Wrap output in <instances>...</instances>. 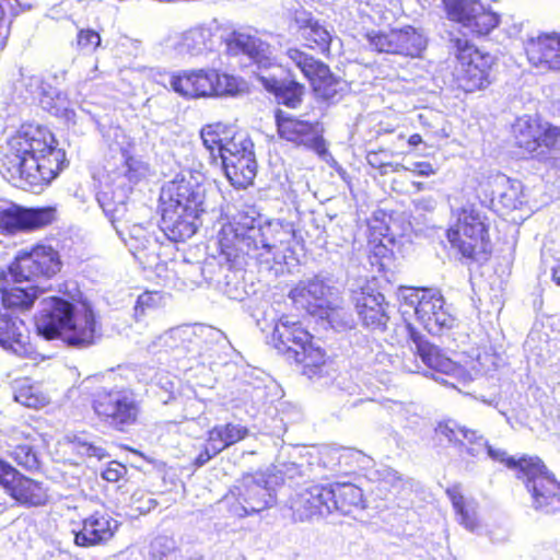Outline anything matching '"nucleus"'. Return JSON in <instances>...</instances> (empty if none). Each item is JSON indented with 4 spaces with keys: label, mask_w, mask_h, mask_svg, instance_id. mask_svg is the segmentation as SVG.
Here are the masks:
<instances>
[{
    "label": "nucleus",
    "mask_w": 560,
    "mask_h": 560,
    "mask_svg": "<svg viewBox=\"0 0 560 560\" xmlns=\"http://www.w3.org/2000/svg\"><path fill=\"white\" fill-rule=\"evenodd\" d=\"M68 166L66 150L43 124H22L0 145V174L26 190H43Z\"/></svg>",
    "instance_id": "f257e3e1"
},
{
    "label": "nucleus",
    "mask_w": 560,
    "mask_h": 560,
    "mask_svg": "<svg viewBox=\"0 0 560 560\" xmlns=\"http://www.w3.org/2000/svg\"><path fill=\"white\" fill-rule=\"evenodd\" d=\"M205 197V176L195 170H183L162 187L161 230L171 242H184L196 233Z\"/></svg>",
    "instance_id": "f03ea898"
},
{
    "label": "nucleus",
    "mask_w": 560,
    "mask_h": 560,
    "mask_svg": "<svg viewBox=\"0 0 560 560\" xmlns=\"http://www.w3.org/2000/svg\"><path fill=\"white\" fill-rule=\"evenodd\" d=\"M268 345L278 355L295 364L301 375L308 380L325 377L332 363L327 349L304 322L289 314L275 320Z\"/></svg>",
    "instance_id": "7ed1b4c3"
},
{
    "label": "nucleus",
    "mask_w": 560,
    "mask_h": 560,
    "mask_svg": "<svg viewBox=\"0 0 560 560\" xmlns=\"http://www.w3.org/2000/svg\"><path fill=\"white\" fill-rule=\"evenodd\" d=\"M454 222L445 230L450 249L465 265L483 266L490 261L493 244L490 221L475 203L452 210Z\"/></svg>",
    "instance_id": "20e7f679"
},
{
    "label": "nucleus",
    "mask_w": 560,
    "mask_h": 560,
    "mask_svg": "<svg viewBox=\"0 0 560 560\" xmlns=\"http://www.w3.org/2000/svg\"><path fill=\"white\" fill-rule=\"evenodd\" d=\"M258 228L256 219L247 210L237 211L224 223L218 233L219 254L224 258L230 269L243 265L247 257L259 264L269 262L258 253Z\"/></svg>",
    "instance_id": "39448f33"
},
{
    "label": "nucleus",
    "mask_w": 560,
    "mask_h": 560,
    "mask_svg": "<svg viewBox=\"0 0 560 560\" xmlns=\"http://www.w3.org/2000/svg\"><path fill=\"white\" fill-rule=\"evenodd\" d=\"M456 66L453 81L458 91L471 94L488 89L493 81V67L497 59L481 50L468 39L453 38Z\"/></svg>",
    "instance_id": "423d86ee"
},
{
    "label": "nucleus",
    "mask_w": 560,
    "mask_h": 560,
    "mask_svg": "<svg viewBox=\"0 0 560 560\" xmlns=\"http://www.w3.org/2000/svg\"><path fill=\"white\" fill-rule=\"evenodd\" d=\"M170 84L185 100L234 95L241 91L234 75L215 69L182 70L171 75Z\"/></svg>",
    "instance_id": "0eeeda50"
},
{
    "label": "nucleus",
    "mask_w": 560,
    "mask_h": 560,
    "mask_svg": "<svg viewBox=\"0 0 560 560\" xmlns=\"http://www.w3.org/2000/svg\"><path fill=\"white\" fill-rule=\"evenodd\" d=\"M98 421L118 432H127L136 425L141 408L133 394L127 389H102L91 402Z\"/></svg>",
    "instance_id": "6e6552de"
},
{
    "label": "nucleus",
    "mask_w": 560,
    "mask_h": 560,
    "mask_svg": "<svg viewBox=\"0 0 560 560\" xmlns=\"http://www.w3.org/2000/svg\"><path fill=\"white\" fill-rule=\"evenodd\" d=\"M285 56L307 80L317 101L331 104L341 97L342 80L329 65L299 47H289Z\"/></svg>",
    "instance_id": "1a4fd4ad"
},
{
    "label": "nucleus",
    "mask_w": 560,
    "mask_h": 560,
    "mask_svg": "<svg viewBox=\"0 0 560 560\" xmlns=\"http://www.w3.org/2000/svg\"><path fill=\"white\" fill-rule=\"evenodd\" d=\"M59 252L49 244L36 243L20 250L10 262L8 271L16 282L51 279L62 269Z\"/></svg>",
    "instance_id": "9d476101"
},
{
    "label": "nucleus",
    "mask_w": 560,
    "mask_h": 560,
    "mask_svg": "<svg viewBox=\"0 0 560 560\" xmlns=\"http://www.w3.org/2000/svg\"><path fill=\"white\" fill-rule=\"evenodd\" d=\"M275 124L279 140L293 148L312 150L319 155L326 154L327 145L319 121L304 119L278 108L275 110Z\"/></svg>",
    "instance_id": "9b49d317"
},
{
    "label": "nucleus",
    "mask_w": 560,
    "mask_h": 560,
    "mask_svg": "<svg viewBox=\"0 0 560 560\" xmlns=\"http://www.w3.org/2000/svg\"><path fill=\"white\" fill-rule=\"evenodd\" d=\"M370 46L377 52L398 55L405 58H420L427 48V39L411 25L366 34Z\"/></svg>",
    "instance_id": "f8f14e48"
},
{
    "label": "nucleus",
    "mask_w": 560,
    "mask_h": 560,
    "mask_svg": "<svg viewBox=\"0 0 560 560\" xmlns=\"http://www.w3.org/2000/svg\"><path fill=\"white\" fill-rule=\"evenodd\" d=\"M410 298L416 300L417 320L429 334L442 335L453 328L455 318L445 308V300L439 290L415 288Z\"/></svg>",
    "instance_id": "ddd939ff"
},
{
    "label": "nucleus",
    "mask_w": 560,
    "mask_h": 560,
    "mask_svg": "<svg viewBox=\"0 0 560 560\" xmlns=\"http://www.w3.org/2000/svg\"><path fill=\"white\" fill-rule=\"evenodd\" d=\"M57 220L55 206L24 208L13 205L0 210V233L14 235L44 229Z\"/></svg>",
    "instance_id": "4468645a"
},
{
    "label": "nucleus",
    "mask_w": 560,
    "mask_h": 560,
    "mask_svg": "<svg viewBox=\"0 0 560 560\" xmlns=\"http://www.w3.org/2000/svg\"><path fill=\"white\" fill-rule=\"evenodd\" d=\"M295 240L296 229L293 222L272 219L258 226L259 249L269 254L272 261L293 258Z\"/></svg>",
    "instance_id": "2eb2a0df"
},
{
    "label": "nucleus",
    "mask_w": 560,
    "mask_h": 560,
    "mask_svg": "<svg viewBox=\"0 0 560 560\" xmlns=\"http://www.w3.org/2000/svg\"><path fill=\"white\" fill-rule=\"evenodd\" d=\"M249 434V429L240 423L228 422L215 424L207 432L206 442L198 455L192 459L191 466L200 468L230 446L243 441Z\"/></svg>",
    "instance_id": "dca6fc26"
},
{
    "label": "nucleus",
    "mask_w": 560,
    "mask_h": 560,
    "mask_svg": "<svg viewBox=\"0 0 560 560\" xmlns=\"http://www.w3.org/2000/svg\"><path fill=\"white\" fill-rule=\"evenodd\" d=\"M528 63L545 71H560V30L540 32L524 43Z\"/></svg>",
    "instance_id": "f3484780"
},
{
    "label": "nucleus",
    "mask_w": 560,
    "mask_h": 560,
    "mask_svg": "<svg viewBox=\"0 0 560 560\" xmlns=\"http://www.w3.org/2000/svg\"><path fill=\"white\" fill-rule=\"evenodd\" d=\"M245 514L259 513L270 505L271 490L264 477L246 474L229 490Z\"/></svg>",
    "instance_id": "a211bd4d"
},
{
    "label": "nucleus",
    "mask_w": 560,
    "mask_h": 560,
    "mask_svg": "<svg viewBox=\"0 0 560 560\" xmlns=\"http://www.w3.org/2000/svg\"><path fill=\"white\" fill-rule=\"evenodd\" d=\"M290 23L300 33L304 46L328 58L331 55L332 35L326 25L305 9H295L290 13Z\"/></svg>",
    "instance_id": "6ab92c4d"
},
{
    "label": "nucleus",
    "mask_w": 560,
    "mask_h": 560,
    "mask_svg": "<svg viewBox=\"0 0 560 560\" xmlns=\"http://www.w3.org/2000/svg\"><path fill=\"white\" fill-rule=\"evenodd\" d=\"M119 528V522L106 510H97L81 522V528L74 533L78 547L91 548L106 545Z\"/></svg>",
    "instance_id": "aec40b11"
},
{
    "label": "nucleus",
    "mask_w": 560,
    "mask_h": 560,
    "mask_svg": "<svg viewBox=\"0 0 560 560\" xmlns=\"http://www.w3.org/2000/svg\"><path fill=\"white\" fill-rule=\"evenodd\" d=\"M352 303L361 324L371 330H385L389 319L384 294L370 287L352 292Z\"/></svg>",
    "instance_id": "412c9836"
},
{
    "label": "nucleus",
    "mask_w": 560,
    "mask_h": 560,
    "mask_svg": "<svg viewBox=\"0 0 560 560\" xmlns=\"http://www.w3.org/2000/svg\"><path fill=\"white\" fill-rule=\"evenodd\" d=\"M388 226L377 220L368 221L369 261L377 268L378 272L387 275L396 267L394 254V237L388 234Z\"/></svg>",
    "instance_id": "4be33fe9"
},
{
    "label": "nucleus",
    "mask_w": 560,
    "mask_h": 560,
    "mask_svg": "<svg viewBox=\"0 0 560 560\" xmlns=\"http://www.w3.org/2000/svg\"><path fill=\"white\" fill-rule=\"evenodd\" d=\"M44 302L46 305L35 322L36 331L46 340L59 339L75 307L72 302L55 295Z\"/></svg>",
    "instance_id": "5701e85b"
},
{
    "label": "nucleus",
    "mask_w": 560,
    "mask_h": 560,
    "mask_svg": "<svg viewBox=\"0 0 560 560\" xmlns=\"http://www.w3.org/2000/svg\"><path fill=\"white\" fill-rule=\"evenodd\" d=\"M200 137L214 163L218 162V159L222 160L225 153L229 154L235 151L236 148H242V143L248 145V137L243 131L222 122L203 126L200 130Z\"/></svg>",
    "instance_id": "b1692460"
},
{
    "label": "nucleus",
    "mask_w": 560,
    "mask_h": 560,
    "mask_svg": "<svg viewBox=\"0 0 560 560\" xmlns=\"http://www.w3.org/2000/svg\"><path fill=\"white\" fill-rule=\"evenodd\" d=\"M225 176L236 189H245L253 185L257 172V163L254 153V143L248 138V145L242 143V148L226 154L221 160Z\"/></svg>",
    "instance_id": "393cba45"
},
{
    "label": "nucleus",
    "mask_w": 560,
    "mask_h": 560,
    "mask_svg": "<svg viewBox=\"0 0 560 560\" xmlns=\"http://www.w3.org/2000/svg\"><path fill=\"white\" fill-rule=\"evenodd\" d=\"M332 492L328 485H312L301 491L291 503L296 520L308 521L330 514L332 509Z\"/></svg>",
    "instance_id": "a878e982"
},
{
    "label": "nucleus",
    "mask_w": 560,
    "mask_h": 560,
    "mask_svg": "<svg viewBox=\"0 0 560 560\" xmlns=\"http://www.w3.org/2000/svg\"><path fill=\"white\" fill-rule=\"evenodd\" d=\"M11 474L0 477V486L21 505L40 506L47 503L48 494L42 482L22 475L11 465Z\"/></svg>",
    "instance_id": "bb28decb"
},
{
    "label": "nucleus",
    "mask_w": 560,
    "mask_h": 560,
    "mask_svg": "<svg viewBox=\"0 0 560 560\" xmlns=\"http://www.w3.org/2000/svg\"><path fill=\"white\" fill-rule=\"evenodd\" d=\"M98 324L91 307L73 311L62 335L59 337L66 345L75 348H85L98 339Z\"/></svg>",
    "instance_id": "cd10ccee"
},
{
    "label": "nucleus",
    "mask_w": 560,
    "mask_h": 560,
    "mask_svg": "<svg viewBox=\"0 0 560 560\" xmlns=\"http://www.w3.org/2000/svg\"><path fill=\"white\" fill-rule=\"evenodd\" d=\"M35 441L34 430L27 424L14 427L5 434L9 456L26 470H35L39 467Z\"/></svg>",
    "instance_id": "c85d7f7f"
},
{
    "label": "nucleus",
    "mask_w": 560,
    "mask_h": 560,
    "mask_svg": "<svg viewBox=\"0 0 560 560\" xmlns=\"http://www.w3.org/2000/svg\"><path fill=\"white\" fill-rule=\"evenodd\" d=\"M258 80L279 105L290 109H298L302 106L306 95V86L291 71L287 78L261 75Z\"/></svg>",
    "instance_id": "c756f323"
},
{
    "label": "nucleus",
    "mask_w": 560,
    "mask_h": 560,
    "mask_svg": "<svg viewBox=\"0 0 560 560\" xmlns=\"http://www.w3.org/2000/svg\"><path fill=\"white\" fill-rule=\"evenodd\" d=\"M445 494L451 502L457 523L470 533H476L481 527L479 504L464 493L460 483H453L445 489Z\"/></svg>",
    "instance_id": "7c9ffc66"
},
{
    "label": "nucleus",
    "mask_w": 560,
    "mask_h": 560,
    "mask_svg": "<svg viewBox=\"0 0 560 560\" xmlns=\"http://www.w3.org/2000/svg\"><path fill=\"white\" fill-rule=\"evenodd\" d=\"M42 290L37 285H18L9 283L5 277L0 280V302L5 310L28 312L33 308Z\"/></svg>",
    "instance_id": "2f4dec72"
},
{
    "label": "nucleus",
    "mask_w": 560,
    "mask_h": 560,
    "mask_svg": "<svg viewBox=\"0 0 560 560\" xmlns=\"http://www.w3.org/2000/svg\"><path fill=\"white\" fill-rule=\"evenodd\" d=\"M269 44L243 31H233L226 39L230 54L246 55L258 65L269 63Z\"/></svg>",
    "instance_id": "473e14b6"
},
{
    "label": "nucleus",
    "mask_w": 560,
    "mask_h": 560,
    "mask_svg": "<svg viewBox=\"0 0 560 560\" xmlns=\"http://www.w3.org/2000/svg\"><path fill=\"white\" fill-rule=\"evenodd\" d=\"M332 494L334 511L349 515L362 511L366 506V500L360 487L352 482H331L328 485Z\"/></svg>",
    "instance_id": "72a5a7b5"
},
{
    "label": "nucleus",
    "mask_w": 560,
    "mask_h": 560,
    "mask_svg": "<svg viewBox=\"0 0 560 560\" xmlns=\"http://www.w3.org/2000/svg\"><path fill=\"white\" fill-rule=\"evenodd\" d=\"M533 499V505L537 511L545 514H553L560 511V482L553 475L540 479L536 486L528 491Z\"/></svg>",
    "instance_id": "f704fd0d"
},
{
    "label": "nucleus",
    "mask_w": 560,
    "mask_h": 560,
    "mask_svg": "<svg viewBox=\"0 0 560 560\" xmlns=\"http://www.w3.org/2000/svg\"><path fill=\"white\" fill-rule=\"evenodd\" d=\"M289 298L298 308L304 310L310 315L328 316L324 311L322 287L318 283L299 282L289 292Z\"/></svg>",
    "instance_id": "c9c22d12"
},
{
    "label": "nucleus",
    "mask_w": 560,
    "mask_h": 560,
    "mask_svg": "<svg viewBox=\"0 0 560 560\" xmlns=\"http://www.w3.org/2000/svg\"><path fill=\"white\" fill-rule=\"evenodd\" d=\"M435 431L453 445L466 446L467 452L471 455H474L475 446L481 445L482 435L478 431L460 425L452 419L440 421Z\"/></svg>",
    "instance_id": "e433bc0d"
},
{
    "label": "nucleus",
    "mask_w": 560,
    "mask_h": 560,
    "mask_svg": "<svg viewBox=\"0 0 560 560\" xmlns=\"http://www.w3.org/2000/svg\"><path fill=\"white\" fill-rule=\"evenodd\" d=\"M490 192V201L498 203L506 210H512L520 203V196L515 184L503 174L488 176L482 183Z\"/></svg>",
    "instance_id": "4c0bfd02"
},
{
    "label": "nucleus",
    "mask_w": 560,
    "mask_h": 560,
    "mask_svg": "<svg viewBox=\"0 0 560 560\" xmlns=\"http://www.w3.org/2000/svg\"><path fill=\"white\" fill-rule=\"evenodd\" d=\"M511 464L510 469L515 471V477L523 481L527 491H529L533 486L540 482V479L550 475L546 465L538 456L523 455L518 458H514Z\"/></svg>",
    "instance_id": "58836bf2"
},
{
    "label": "nucleus",
    "mask_w": 560,
    "mask_h": 560,
    "mask_svg": "<svg viewBox=\"0 0 560 560\" xmlns=\"http://www.w3.org/2000/svg\"><path fill=\"white\" fill-rule=\"evenodd\" d=\"M24 320L4 313L0 308V346L18 350L25 345Z\"/></svg>",
    "instance_id": "ea45409f"
},
{
    "label": "nucleus",
    "mask_w": 560,
    "mask_h": 560,
    "mask_svg": "<svg viewBox=\"0 0 560 560\" xmlns=\"http://www.w3.org/2000/svg\"><path fill=\"white\" fill-rule=\"evenodd\" d=\"M500 22V14L480 1L465 28L474 37H483L495 30Z\"/></svg>",
    "instance_id": "a19ab883"
},
{
    "label": "nucleus",
    "mask_w": 560,
    "mask_h": 560,
    "mask_svg": "<svg viewBox=\"0 0 560 560\" xmlns=\"http://www.w3.org/2000/svg\"><path fill=\"white\" fill-rule=\"evenodd\" d=\"M479 3L480 0H442L446 19L464 28Z\"/></svg>",
    "instance_id": "79ce46f5"
},
{
    "label": "nucleus",
    "mask_w": 560,
    "mask_h": 560,
    "mask_svg": "<svg viewBox=\"0 0 560 560\" xmlns=\"http://www.w3.org/2000/svg\"><path fill=\"white\" fill-rule=\"evenodd\" d=\"M413 340L417 345V354L429 369L438 372L446 371L450 360L441 353L439 348L422 340L419 336L413 337Z\"/></svg>",
    "instance_id": "37998d69"
},
{
    "label": "nucleus",
    "mask_w": 560,
    "mask_h": 560,
    "mask_svg": "<svg viewBox=\"0 0 560 560\" xmlns=\"http://www.w3.org/2000/svg\"><path fill=\"white\" fill-rule=\"evenodd\" d=\"M395 155L394 151H389L383 148L370 150L366 153V162L372 167L377 170L381 176L389 173H398L407 171L408 167L401 163L392 162L390 159Z\"/></svg>",
    "instance_id": "c03bdc74"
},
{
    "label": "nucleus",
    "mask_w": 560,
    "mask_h": 560,
    "mask_svg": "<svg viewBox=\"0 0 560 560\" xmlns=\"http://www.w3.org/2000/svg\"><path fill=\"white\" fill-rule=\"evenodd\" d=\"M128 490H131L128 504L135 512L147 514L158 506V501L152 498L149 491L140 487L138 482L135 481V485L129 486Z\"/></svg>",
    "instance_id": "a18cd8bd"
},
{
    "label": "nucleus",
    "mask_w": 560,
    "mask_h": 560,
    "mask_svg": "<svg viewBox=\"0 0 560 560\" xmlns=\"http://www.w3.org/2000/svg\"><path fill=\"white\" fill-rule=\"evenodd\" d=\"M128 471H129L128 467L125 464H122L118 460H110L107 463L105 468L101 471V477L103 480H105L107 482H112V483L122 482V485H118V488H121L124 485H127L128 487L133 486L135 480H132L128 476Z\"/></svg>",
    "instance_id": "49530a36"
},
{
    "label": "nucleus",
    "mask_w": 560,
    "mask_h": 560,
    "mask_svg": "<svg viewBox=\"0 0 560 560\" xmlns=\"http://www.w3.org/2000/svg\"><path fill=\"white\" fill-rule=\"evenodd\" d=\"M14 398L28 408H39L46 404L45 397L30 384H20L15 388Z\"/></svg>",
    "instance_id": "de8ad7c7"
},
{
    "label": "nucleus",
    "mask_w": 560,
    "mask_h": 560,
    "mask_svg": "<svg viewBox=\"0 0 560 560\" xmlns=\"http://www.w3.org/2000/svg\"><path fill=\"white\" fill-rule=\"evenodd\" d=\"M102 43L100 33L93 28H80L75 37V48L83 52H94Z\"/></svg>",
    "instance_id": "09e8293b"
},
{
    "label": "nucleus",
    "mask_w": 560,
    "mask_h": 560,
    "mask_svg": "<svg viewBox=\"0 0 560 560\" xmlns=\"http://www.w3.org/2000/svg\"><path fill=\"white\" fill-rule=\"evenodd\" d=\"M124 165L126 167L125 176L131 183H138L148 171L145 163L128 153L125 154Z\"/></svg>",
    "instance_id": "8fccbe9b"
},
{
    "label": "nucleus",
    "mask_w": 560,
    "mask_h": 560,
    "mask_svg": "<svg viewBox=\"0 0 560 560\" xmlns=\"http://www.w3.org/2000/svg\"><path fill=\"white\" fill-rule=\"evenodd\" d=\"M161 294L159 292L145 291L140 294L135 305L136 314H144L149 310L159 307L161 302Z\"/></svg>",
    "instance_id": "3c124183"
},
{
    "label": "nucleus",
    "mask_w": 560,
    "mask_h": 560,
    "mask_svg": "<svg viewBox=\"0 0 560 560\" xmlns=\"http://www.w3.org/2000/svg\"><path fill=\"white\" fill-rule=\"evenodd\" d=\"M481 446H486V450H487V454L489 455V457H491L494 462H499L501 464H503L506 468H511L512 464L511 462L514 460L515 457L513 456H510L508 455L504 451L502 450H495L493 448L491 445H489L486 441H481Z\"/></svg>",
    "instance_id": "603ef678"
},
{
    "label": "nucleus",
    "mask_w": 560,
    "mask_h": 560,
    "mask_svg": "<svg viewBox=\"0 0 560 560\" xmlns=\"http://www.w3.org/2000/svg\"><path fill=\"white\" fill-rule=\"evenodd\" d=\"M81 447L83 453L89 457H95L97 459H103L108 456L106 450L102 446L94 445L93 443L83 442L81 443Z\"/></svg>",
    "instance_id": "864d4df0"
},
{
    "label": "nucleus",
    "mask_w": 560,
    "mask_h": 560,
    "mask_svg": "<svg viewBox=\"0 0 560 560\" xmlns=\"http://www.w3.org/2000/svg\"><path fill=\"white\" fill-rule=\"evenodd\" d=\"M411 172L418 176H430L435 174V170L430 162H416L412 165Z\"/></svg>",
    "instance_id": "5fc2aeb1"
},
{
    "label": "nucleus",
    "mask_w": 560,
    "mask_h": 560,
    "mask_svg": "<svg viewBox=\"0 0 560 560\" xmlns=\"http://www.w3.org/2000/svg\"><path fill=\"white\" fill-rule=\"evenodd\" d=\"M11 471H13L11 469V464L0 456V477H4L5 475L11 474Z\"/></svg>",
    "instance_id": "6e6d98bb"
},
{
    "label": "nucleus",
    "mask_w": 560,
    "mask_h": 560,
    "mask_svg": "<svg viewBox=\"0 0 560 560\" xmlns=\"http://www.w3.org/2000/svg\"><path fill=\"white\" fill-rule=\"evenodd\" d=\"M407 142L410 147H418L422 143V137L419 133H412L407 139Z\"/></svg>",
    "instance_id": "4d7b16f0"
},
{
    "label": "nucleus",
    "mask_w": 560,
    "mask_h": 560,
    "mask_svg": "<svg viewBox=\"0 0 560 560\" xmlns=\"http://www.w3.org/2000/svg\"><path fill=\"white\" fill-rule=\"evenodd\" d=\"M552 280L560 285V264H558L552 270Z\"/></svg>",
    "instance_id": "13d9d810"
},
{
    "label": "nucleus",
    "mask_w": 560,
    "mask_h": 560,
    "mask_svg": "<svg viewBox=\"0 0 560 560\" xmlns=\"http://www.w3.org/2000/svg\"><path fill=\"white\" fill-rule=\"evenodd\" d=\"M412 186L416 188L417 191H420V190L424 189V184L420 183V182H413Z\"/></svg>",
    "instance_id": "bf43d9fd"
},
{
    "label": "nucleus",
    "mask_w": 560,
    "mask_h": 560,
    "mask_svg": "<svg viewBox=\"0 0 560 560\" xmlns=\"http://www.w3.org/2000/svg\"><path fill=\"white\" fill-rule=\"evenodd\" d=\"M202 352V347H200V349L198 350V353L201 354Z\"/></svg>",
    "instance_id": "052dcab7"
}]
</instances>
